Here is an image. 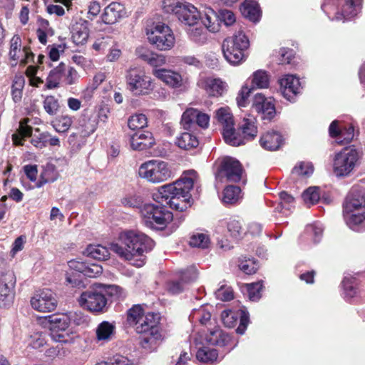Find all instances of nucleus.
<instances>
[{
  "label": "nucleus",
  "instance_id": "obj_1",
  "mask_svg": "<svg viewBox=\"0 0 365 365\" xmlns=\"http://www.w3.org/2000/svg\"><path fill=\"white\" fill-rule=\"evenodd\" d=\"M198 181V175L194 170L185 171L175 182L158 188L153 193V198L160 204L165 203L179 211L186 210L190 203V192Z\"/></svg>",
  "mask_w": 365,
  "mask_h": 365
},
{
  "label": "nucleus",
  "instance_id": "obj_2",
  "mask_svg": "<svg viewBox=\"0 0 365 365\" xmlns=\"http://www.w3.org/2000/svg\"><path fill=\"white\" fill-rule=\"evenodd\" d=\"M154 242L145 234L135 230L121 232L117 241L110 244V250L120 259L137 267L145 264L144 253L150 250Z\"/></svg>",
  "mask_w": 365,
  "mask_h": 365
},
{
  "label": "nucleus",
  "instance_id": "obj_3",
  "mask_svg": "<svg viewBox=\"0 0 365 365\" xmlns=\"http://www.w3.org/2000/svg\"><path fill=\"white\" fill-rule=\"evenodd\" d=\"M343 215L351 229L365 220V195L362 191L351 190L343 205Z\"/></svg>",
  "mask_w": 365,
  "mask_h": 365
},
{
  "label": "nucleus",
  "instance_id": "obj_4",
  "mask_svg": "<svg viewBox=\"0 0 365 365\" xmlns=\"http://www.w3.org/2000/svg\"><path fill=\"white\" fill-rule=\"evenodd\" d=\"M138 175L150 183L158 184L172 178L173 173L167 162L150 160L140 165Z\"/></svg>",
  "mask_w": 365,
  "mask_h": 365
},
{
  "label": "nucleus",
  "instance_id": "obj_5",
  "mask_svg": "<svg viewBox=\"0 0 365 365\" xmlns=\"http://www.w3.org/2000/svg\"><path fill=\"white\" fill-rule=\"evenodd\" d=\"M247 37L242 31H239L232 37L223 41L222 50L225 58L232 65L241 63L245 58L244 51L249 47Z\"/></svg>",
  "mask_w": 365,
  "mask_h": 365
},
{
  "label": "nucleus",
  "instance_id": "obj_6",
  "mask_svg": "<svg viewBox=\"0 0 365 365\" xmlns=\"http://www.w3.org/2000/svg\"><path fill=\"white\" fill-rule=\"evenodd\" d=\"M359 160L357 150L346 147L335 154L333 159V173L337 177L349 176L354 170Z\"/></svg>",
  "mask_w": 365,
  "mask_h": 365
},
{
  "label": "nucleus",
  "instance_id": "obj_7",
  "mask_svg": "<svg viewBox=\"0 0 365 365\" xmlns=\"http://www.w3.org/2000/svg\"><path fill=\"white\" fill-rule=\"evenodd\" d=\"M78 78V73L73 67L61 63L49 72L46 87L48 89H53L60 86H70L76 83Z\"/></svg>",
  "mask_w": 365,
  "mask_h": 365
},
{
  "label": "nucleus",
  "instance_id": "obj_8",
  "mask_svg": "<svg viewBox=\"0 0 365 365\" xmlns=\"http://www.w3.org/2000/svg\"><path fill=\"white\" fill-rule=\"evenodd\" d=\"M145 223L155 225L158 229H163L173 220V214L164 206L146 204L141 209Z\"/></svg>",
  "mask_w": 365,
  "mask_h": 365
},
{
  "label": "nucleus",
  "instance_id": "obj_9",
  "mask_svg": "<svg viewBox=\"0 0 365 365\" xmlns=\"http://www.w3.org/2000/svg\"><path fill=\"white\" fill-rule=\"evenodd\" d=\"M216 118L222 125V135L225 141L232 146H239L243 143L241 135L236 133L234 120L227 108H220L216 111Z\"/></svg>",
  "mask_w": 365,
  "mask_h": 365
},
{
  "label": "nucleus",
  "instance_id": "obj_10",
  "mask_svg": "<svg viewBox=\"0 0 365 365\" xmlns=\"http://www.w3.org/2000/svg\"><path fill=\"white\" fill-rule=\"evenodd\" d=\"M147 34L149 42L160 51L170 50L175 45L173 32L165 24H158Z\"/></svg>",
  "mask_w": 365,
  "mask_h": 365
},
{
  "label": "nucleus",
  "instance_id": "obj_11",
  "mask_svg": "<svg viewBox=\"0 0 365 365\" xmlns=\"http://www.w3.org/2000/svg\"><path fill=\"white\" fill-rule=\"evenodd\" d=\"M128 88L136 96L148 94L152 90L150 78L138 68H130L126 74Z\"/></svg>",
  "mask_w": 365,
  "mask_h": 365
},
{
  "label": "nucleus",
  "instance_id": "obj_12",
  "mask_svg": "<svg viewBox=\"0 0 365 365\" xmlns=\"http://www.w3.org/2000/svg\"><path fill=\"white\" fill-rule=\"evenodd\" d=\"M78 303L81 307L91 312L101 313L106 310L107 299L103 290L92 289L81 294Z\"/></svg>",
  "mask_w": 365,
  "mask_h": 365
},
{
  "label": "nucleus",
  "instance_id": "obj_13",
  "mask_svg": "<svg viewBox=\"0 0 365 365\" xmlns=\"http://www.w3.org/2000/svg\"><path fill=\"white\" fill-rule=\"evenodd\" d=\"M242 168L240 162L232 158H225L215 174L217 181L237 182L242 178Z\"/></svg>",
  "mask_w": 365,
  "mask_h": 365
},
{
  "label": "nucleus",
  "instance_id": "obj_14",
  "mask_svg": "<svg viewBox=\"0 0 365 365\" xmlns=\"http://www.w3.org/2000/svg\"><path fill=\"white\" fill-rule=\"evenodd\" d=\"M56 294L50 289L37 291L31 299L32 308L40 312H51L57 307Z\"/></svg>",
  "mask_w": 365,
  "mask_h": 365
},
{
  "label": "nucleus",
  "instance_id": "obj_15",
  "mask_svg": "<svg viewBox=\"0 0 365 365\" xmlns=\"http://www.w3.org/2000/svg\"><path fill=\"white\" fill-rule=\"evenodd\" d=\"M16 276L13 272L9 271L2 274L0 279V307H10L15 297Z\"/></svg>",
  "mask_w": 365,
  "mask_h": 365
},
{
  "label": "nucleus",
  "instance_id": "obj_16",
  "mask_svg": "<svg viewBox=\"0 0 365 365\" xmlns=\"http://www.w3.org/2000/svg\"><path fill=\"white\" fill-rule=\"evenodd\" d=\"M70 318L66 314H57L48 317L49 329L53 340L67 342L64 333L70 324Z\"/></svg>",
  "mask_w": 365,
  "mask_h": 365
},
{
  "label": "nucleus",
  "instance_id": "obj_17",
  "mask_svg": "<svg viewBox=\"0 0 365 365\" xmlns=\"http://www.w3.org/2000/svg\"><path fill=\"white\" fill-rule=\"evenodd\" d=\"M210 116L200 110L189 108L182 113L181 125L185 130L191 129L195 124L202 128H206L209 125Z\"/></svg>",
  "mask_w": 365,
  "mask_h": 365
},
{
  "label": "nucleus",
  "instance_id": "obj_18",
  "mask_svg": "<svg viewBox=\"0 0 365 365\" xmlns=\"http://www.w3.org/2000/svg\"><path fill=\"white\" fill-rule=\"evenodd\" d=\"M253 109L262 115L263 119L271 120L275 115V107L272 98H266L262 93L255 96Z\"/></svg>",
  "mask_w": 365,
  "mask_h": 365
},
{
  "label": "nucleus",
  "instance_id": "obj_19",
  "mask_svg": "<svg viewBox=\"0 0 365 365\" xmlns=\"http://www.w3.org/2000/svg\"><path fill=\"white\" fill-rule=\"evenodd\" d=\"M125 16L126 11L124 6L118 2H112L104 9L101 19L105 24L112 25Z\"/></svg>",
  "mask_w": 365,
  "mask_h": 365
},
{
  "label": "nucleus",
  "instance_id": "obj_20",
  "mask_svg": "<svg viewBox=\"0 0 365 365\" xmlns=\"http://www.w3.org/2000/svg\"><path fill=\"white\" fill-rule=\"evenodd\" d=\"M159 319L160 318L158 314L148 312L138 321L134 327L135 329L138 334H146L147 333H150V334L155 335L159 331L158 326Z\"/></svg>",
  "mask_w": 365,
  "mask_h": 365
},
{
  "label": "nucleus",
  "instance_id": "obj_21",
  "mask_svg": "<svg viewBox=\"0 0 365 365\" xmlns=\"http://www.w3.org/2000/svg\"><path fill=\"white\" fill-rule=\"evenodd\" d=\"M197 85L205 90L207 95L213 97L222 96L226 88L225 83L221 79L212 77L201 78Z\"/></svg>",
  "mask_w": 365,
  "mask_h": 365
},
{
  "label": "nucleus",
  "instance_id": "obj_22",
  "mask_svg": "<svg viewBox=\"0 0 365 365\" xmlns=\"http://www.w3.org/2000/svg\"><path fill=\"white\" fill-rule=\"evenodd\" d=\"M153 74L159 80L172 88H180L182 86V77L175 71L165 68H154Z\"/></svg>",
  "mask_w": 365,
  "mask_h": 365
},
{
  "label": "nucleus",
  "instance_id": "obj_23",
  "mask_svg": "<svg viewBox=\"0 0 365 365\" xmlns=\"http://www.w3.org/2000/svg\"><path fill=\"white\" fill-rule=\"evenodd\" d=\"M280 91L288 101H292L299 92V80L293 75H287L279 81Z\"/></svg>",
  "mask_w": 365,
  "mask_h": 365
},
{
  "label": "nucleus",
  "instance_id": "obj_24",
  "mask_svg": "<svg viewBox=\"0 0 365 365\" xmlns=\"http://www.w3.org/2000/svg\"><path fill=\"white\" fill-rule=\"evenodd\" d=\"M196 278L197 274L195 270L187 271L182 274L180 280L167 282L166 289L172 294H179L184 290L185 284L195 281Z\"/></svg>",
  "mask_w": 365,
  "mask_h": 365
},
{
  "label": "nucleus",
  "instance_id": "obj_25",
  "mask_svg": "<svg viewBox=\"0 0 365 365\" xmlns=\"http://www.w3.org/2000/svg\"><path fill=\"white\" fill-rule=\"evenodd\" d=\"M154 138L149 131H140L130 138V145L133 150H143L151 148L154 144Z\"/></svg>",
  "mask_w": 365,
  "mask_h": 365
},
{
  "label": "nucleus",
  "instance_id": "obj_26",
  "mask_svg": "<svg viewBox=\"0 0 365 365\" xmlns=\"http://www.w3.org/2000/svg\"><path fill=\"white\" fill-rule=\"evenodd\" d=\"M21 40L20 36L18 35H14L11 39L9 56L12 60L16 61L20 58L21 56L24 55L25 58L22 60V63L26 64L30 61L31 58H33L34 54L29 51V48L26 47H24L23 51H21Z\"/></svg>",
  "mask_w": 365,
  "mask_h": 365
},
{
  "label": "nucleus",
  "instance_id": "obj_27",
  "mask_svg": "<svg viewBox=\"0 0 365 365\" xmlns=\"http://www.w3.org/2000/svg\"><path fill=\"white\" fill-rule=\"evenodd\" d=\"M185 25L194 26L200 19V14L197 9L189 2H185L177 16Z\"/></svg>",
  "mask_w": 365,
  "mask_h": 365
},
{
  "label": "nucleus",
  "instance_id": "obj_28",
  "mask_svg": "<svg viewBox=\"0 0 365 365\" xmlns=\"http://www.w3.org/2000/svg\"><path fill=\"white\" fill-rule=\"evenodd\" d=\"M259 143L266 150H276L282 145L283 138L278 132L267 131L261 136Z\"/></svg>",
  "mask_w": 365,
  "mask_h": 365
},
{
  "label": "nucleus",
  "instance_id": "obj_29",
  "mask_svg": "<svg viewBox=\"0 0 365 365\" xmlns=\"http://www.w3.org/2000/svg\"><path fill=\"white\" fill-rule=\"evenodd\" d=\"M29 121V118L21 120L19 128L12 135V141L15 145H23L25 138L31 136L33 128L28 125Z\"/></svg>",
  "mask_w": 365,
  "mask_h": 365
},
{
  "label": "nucleus",
  "instance_id": "obj_30",
  "mask_svg": "<svg viewBox=\"0 0 365 365\" xmlns=\"http://www.w3.org/2000/svg\"><path fill=\"white\" fill-rule=\"evenodd\" d=\"M89 36V29L88 26V21H83L77 22L73 26L72 30V40L76 45L84 44Z\"/></svg>",
  "mask_w": 365,
  "mask_h": 365
},
{
  "label": "nucleus",
  "instance_id": "obj_31",
  "mask_svg": "<svg viewBox=\"0 0 365 365\" xmlns=\"http://www.w3.org/2000/svg\"><path fill=\"white\" fill-rule=\"evenodd\" d=\"M205 339L211 345L224 346L229 344L231 337L219 327H215L213 330L210 331Z\"/></svg>",
  "mask_w": 365,
  "mask_h": 365
},
{
  "label": "nucleus",
  "instance_id": "obj_32",
  "mask_svg": "<svg viewBox=\"0 0 365 365\" xmlns=\"http://www.w3.org/2000/svg\"><path fill=\"white\" fill-rule=\"evenodd\" d=\"M361 4V0H346L343 5L341 11L336 14V20H347L357 14L358 7Z\"/></svg>",
  "mask_w": 365,
  "mask_h": 365
},
{
  "label": "nucleus",
  "instance_id": "obj_33",
  "mask_svg": "<svg viewBox=\"0 0 365 365\" xmlns=\"http://www.w3.org/2000/svg\"><path fill=\"white\" fill-rule=\"evenodd\" d=\"M242 14L252 21H257L260 16L259 6L257 2L246 0L240 6Z\"/></svg>",
  "mask_w": 365,
  "mask_h": 365
},
{
  "label": "nucleus",
  "instance_id": "obj_34",
  "mask_svg": "<svg viewBox=\"0 0 365 365\" xmlns=\"http://www.w3.org/2000/svg\"><path fill=\"white\" fill-rule=\"evenodd\" d=\"M240 129L243 134V137L241 136L243 140L242 144L245 143V140L253 139L257 133L255 118H244L240 124Z\"/></svg>",
  "mask_w": 365,
  "mask_h": 365
},
{
  "label": "nucleus",
  "instance_id": "obj_35",
  "mask_svg": "<svg viewBox=\"0 0 365 365\" xmlns=\"http://www.w3.org/2000/svg\"><path fill=\"white\" fill-rule=\"evenodd\" d=\"M176 144L179 148L188 150L196 148L199 145V140L195 135L185 132L177 138Z\"/></svg>",
  "mask_w": 365,
  "mask_h": 365
},
{
  "label": "nucleus",
  "instance_id": "obj_36",
  "mask_svg": "<svg viewBox=\"0 0 365 365\" xmlns=\"http://www.w3.org/2000/svg\"><path fill=\"white\" fill-rule=\"evenodd\" d=\"M189 318L192 322H199L201 324L206 325L211 319V313L207 306H201L197 309H194Z\"/></svg>",
  "mask_w": 365,
  "mask_h": 365
},
{
  "label": "nucleus",
  "instance_id": "obj_37",
  "mask_svg": "<svg viewBox=\"0 0 365 365\" xmlns=\"http://www.w3.org/2000/svg\"><path fill=\"white\" fill-rule=\"evenodd\" d=\"M218 16L215 11L210 8L205 13V17L202 19V23L206 29L211 32H217L219 30V24L217 23Z\"/></svg>",
  "mask_w": 365,
  "mask_h": 365
},
{
  "label": "nucleus",
  "instance_id": "obj_38",
  "mask_svg": "<svg viewBox=\"0 0 365 365\" xmlns=\"http://www.w3.org/2000/svg\"><path fill=\"white\" fill-rule=\"evenodd\" d=\"M86 253L88 257L98 260H106L109 257V250L100 245H89L86 248Z\"/></svg>",
  "mask_w": 365,
  "mask_h": 365
},
{
  "label": "nucleus",
  "instance_id": "obj_39",
  "mask_svg": "<svg viewBox=\"0 0 365 365\" xmlns=\"http://www.w3.org/2000/svg\"><path fill=\"white\" fill-rule=\"evenodd\" d=\"M58 174L53 165H47L41 175V180L36 183L37 187H42L48 182H53L58 179Z\"/></svg>",
  "mask_w": 365,
  "mask_h": 365
},
{
  "label": "nucleus",
  "instance_id": "obj_40",
  "mask_svg": "<svg viewBox=\"0 0 365 365\" xmlns=\"http://www.w3.org/2000/svg\"><path fill=\"white\" fill-rule=\"evenodd\" d=\"M279 198L281 202L276 207V211L287 216L290 213L292 204L294 203V199L284 191L279 193Z\"/></svg>",
  "mask_w": 365,
  "mask_h": 365
},
{
  "label": "nucleus",
  "instance_id": "obj_41",
  "mask_svg": "<svg viewBox=\"0 0 365 365\" xmlns=\"http://www.w3.org/2000/svg\"><path fill=\"white\" fill-rule=\"evenodd\" d=\"M115 331V326L106 321L99 324L96 328V333L97 339L99 341L109 340L110 336L113 334Z\"/></svg>",
  "mask_w": 365,
  "mask_h": 365
},
{
  "label": "nucleus",
  "instance_id": "obj_42",
  "mask_svg": "<svg viewBox=\"0 0 365 365\" xmlns=\"http://www.w3.org/2000/svg\"><path fill=\"white\" fill-rule=\"evenodd\" d=\"M188 34L190 38L197 44H205L207 41V30L202 26L190 29Z\"/></svg>",
  "mask_w": 365,
  "mask_h": 365
},
{
  "label": "nucleus",
  "instance_id": "obj_43",
  "mask_svg": "<svg viewBox=\"0 0 365 365\" xmlns=\"http://www.w3.org/2000/svg\"><path fill=\"white\" fill-rule=\"evenodd\" d=\"M269 76L267 73L262 70L257 71L252 75V89L255 88H264L269 86Z\"/></svg>",
  "mask_w": 365,
  "mask_h": 365
},
{
  "label": "nucleus",
  "instance_id": "obj_44",
  "mask_svg": "<svg viewBox=\"0 0 365 365\" xmlns=\"http://www.w3.org/2000/svg\"><path fill=\"white\" fill-rule=\"evenodd\" d=\"M148 119L145 115L136 113L131 115L128 120V126L131 130H140L147 126Z\"/></svg>",
  "mask_w": 365,
  "mask_h": 365
},
{
  "label": "nucleus",
  "instance_id": "obj_45",
  "mask_svg": "<svg viewBox=\"0 0 365 365\" xmlns=\"http://www.w3.org/2000/svg\"><path fill=\"white\" fill-rule=\"evenodd\" d=\"M145 314L144 310L140 305H134L128 311L127 322L130 326L135 327Z\"/></svg>",
  "mask_w": 365,
  "mask_h": 365
},
{
  "label": "nucleus",
  "instance_id": "obj_46",
  "mask_svg": "<svg viewBox=\"0 0 365 365\" xmlns=\"http://www.w3.org/2000/svg\"><path fill=\"white\" fill-rule=\"evenodd\" d=\"M217 356L218 354L216 349L208 347L200 349L196 354V357L199 361L206 363L216 361Z\"/></svg>",
  "mask_w": 365,
  "mask_h": 365
},
{
  "label": "nucleus",
  "instance_id": "obj_47",
  "mask_svg": "<svg viewBox=\"0 0 365 365\" xmlns=\"http://www.w3.org/2000/svg\"><path fill=\"white\" fill-rule=\"evenodd\" d=\"M43 106L45 111L52 116L56 115L60 108L58 100L53 96H46Z\"/></svg>",
  "mask_w": 365,
  "mask_h": 365
},
{
  "label": "nucleus",
  "instance_id": "obj_48",
  "mask_svg": "<svg viewBox=\"0 0 365 365\" xmlns=\"http://www.w3.org/2000/svg\"><path fill=\"white\" fill-rule=\"evenodd\" d=\"M240 193V188L237 186H227L223 192L222 200L226 204L235 203L239 197Z\"/></svg>",
  "mask_w": 365,
  "mask_h": 365
},
{
  "label": "nucleus",
  "instance_id": "obj_49",
  "mask_svg": "<svg viewBox=\"0 0 365 365\" xmlns=\"http://www.w3.org/2000/svg\"><path fill=\"white\" fill-rule=\"evenodd\" d=\"M302 198L308 206L318 202L320 199L319 189L317 187H310L302 194Z\"/></svg>",
  "mask_w": 365,
  "mask_h": 365
},
{
  "label": "nucleus",
  "instance_id": "obj_50",
  "mask_svg": "<svg viewBox=\"0 0 365 365\" xmlns=\"http://www.w3.org/2000/svg\"><path fill=\"white\" fill-rule=\"evenodd\" d=\"M160 336V334L159 331L155 335L147 333L146 334H143L141 337L140 344L143 349L148 351H151L155 349L157 341Z\"/></svg>",
  "mask_w": 365,
  "mask_h": 365
},
{
  "label": "nucleus",
  "instance_id": "obj_51",
  "mask_svg": "<svg viewBox=\"0 0 365 365\" xmlns=\"http://www.w3.org/2000/svg\"><path fill=\"white\" fill-rule=\"evenodd\" d=\"M185 2L180 0H163V9L165 13L175 14L178 16Z\"/></svg>",
  "mask_w": 365,
  "mask_h": 365
},
{
  "label": "nucleus",
  "instance_id": "obj_52",
  "mask_svg": "<svg viewBox=\"0 0 365 365\" xmlns=\"http://www.w3.org/2000/svg\"><path fill=\"white\" fill-rule=\"evenodd\" d=\"M73 123V119L68 115H62L53 122L52 125L58 133L66 132Z\"/></svg>",
  "mask_w": 365,
  "mask_h": 365
},
{
  "label": "nucleus",
  "instance_id": "obj_53",
  "mask_svg": "<svg viewBox=\"0 0 365 365\" xmlns=\"http://www.w3.org/2000/svg\"><path fill=\"white\" fill-rule=\"evenodd\" d=\"M81 125L84 128V135H90L93 133L97 128L98 122L96 116L84 115Z\"/></svg>",
  "mask_w": 365,
  "mask_h": 365
},
{
  "label": "nucleus",
  "instance_id": "obj_54",
  "mask_svg": "<svg viewBox=\"0 0 365 365\" xmlns=\"http://www.w3.org/2000/svg\"><path fill=\"white\" fill-rule=\"evenodd\" d=\"M314 168L310 163L300 162L292 170V175L308 177L312 174Z\"/></svg>",
  "mask_w": 365,
  "mask_h": 365
},
{
  "label": "nucleus",
  "instance_id": "obj_55",
  "mask_svg": "<svg viewBox=\"0 0 365 365\" xmlns=\"http://www.w3.org/2000/svg\"><path fill=\"white\" fill-rule=\"evenodd\" d=\"M221 319L225 327L232 328L236 324L238 315L232 310H224L221 313Z\"/></svg>",
  "mask_w": 365,
  "mask_h": 365
},
{
  "label": "nucleus",
  "instance_id": "obj_56",
  "mask_svg": "<svg viewBox=\"0 0 365 365\" xmlns=\"http://www.w3.org/2000/svg\"><path fill=\"white\" fill-rule=\"evenodd\" d=\"M342 284L346 297L351 298L356 294L357 286L354 279L345 277Z\"/></svg>",
  "mask_w": 365,
  "mask_h": 365
},
{
  "label": "nucleus",
  "instance_id": "obj_57",
  "mask_svg": "<svg viewBox=\"0 0 365 365\" xmlns=\"http://www.w3.org/2000/svg\"><path fill=\"white\" fill-rule=\"evenodd\" d=\"M354 136V127L349 125L348 128H343L341 130L340 135L336 139L338 144L349 143L352 140Z\"/></svg>",
  "mask_w": 365,
  "mask_h": 365
},
{
  "label": "nucleus",
  "instance_id": "obj_58",
  "mask_svg": "<svg viewBox=\"0 0 365 365\" xmlns=\"http://www.w3.org/2000/svg\"><path fill=\"white\" fill-rule=\"evenodd\" d=\"M209 239L207 236L202 233L193 235L190 240V245L192 247L205 248L207 247Z\"/></svg>",
  "mask_w": 365,
  "mask_h": 365
},
{
  "label": "nucleus",
  "instance_id": "obj_59",
  "mask_svg": "<svg viewBox=\"0 0 365 365\" xmlns=\"http://www.w3.org/2000/svg\"><path fill=\"white\" fill-rule=\"evenodd\" d=\"M239 268L247 274H252L256 272L258 266L252 259L242 260L239 264Z\"/></svg>",
  "mask_w": 365,
  "mask_h": 365
},
{
  "label": "nucleus",
  "instance_id": "obj_60",
  "mask_svg": "<svg viewBox=\"0 0 365 365\" xmlns=\"http://www.w3.org/2000/svg\"><path fill=\"white\" fill-rule=\"evenodd\" d=\"M262 284L260 282L248 284L247 292L249 298L252 301H257L261 297Z\"/></svg>",
  "mask_w": 365,
  "mask_h": 365
},
{
  "label": "nucleus",
  "instance_id": "obj_61",
  "mask_svg": "<svg viewBox=\"0 0 365 365\" xmlns=\"http://www.w3.org/2000/svg\"><path fill=\"white\" fill-rule=\"evenodd\" d=\"M46 344V334L42 332H36L30 336L29 344L34 349H39Z\"/></svg>",
  "mask_w": 365,
  "mask_h": 365
},
{
  "label": "nucleus",
  "instance_id": "obj_62",
  "mask_svg": "<svg viewBox=\"0 0 365 365\" xmlns=\"http://www.w3.org/2000/svg\"><path fill=\"white\" fill-rule=\"evenodd\" d=\"M227 230L230 233L231 236L235 238H238L241 236L243 232V230L241 226L240 221L236 220H231L227 223Z\"/></svg>",
  "mask_w": 365,
  "mask_h": 365
},
{
  "label": "nucleus",
  "instance_id": "obj_63",
  "mask_svg": "<svg viewBox=\"0 0 365 365\" xmlns=\"http://www.w3.org/2000/svg\"><path fill=\"white\" fill-rule=\"evenodd\" d=\"M218 19L222 21L226 26H230L235 22V16L230 10L222 9L217 15Z\"/></svg>",
  "mask_w": 365,
  "mask_h": 365
},
{
  "label": "nucleus",
  "instance_id": "obj_64",
  "mask_svg": "<svg viewBox=\"0 0 365 365\" xmlns=\"http://www.w3.org/2000/svg\"><path fill=\"white\" fill-rule=\"evenodd\" d=\"M103 272V268L100 264L94 263H87L84 276L88 277H96Z\"/></svg>",
  "mask_w": 365,
  "mask_h": 365
}]
</instances>
